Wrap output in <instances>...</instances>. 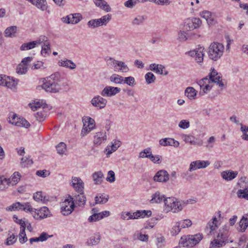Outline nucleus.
<instances>
[{
  "label": "nucleus",
  "instance_id": "obj_18",
  "mask_svg": "<svg viewBox=\"0 0 248 248\" xmlns=\"http://www.w3.org/2000/svg\"><path fill=\"white\" fill-rule=\"evenodd\" d=\"M228 232H229V227L228 226L225 225L222 228H221L219 231L218 234L217 236V238H220V240L224 241V243H228Z\"/></svg>",
  "mask_w": 248,
  "mask_h": 248
},
{
  "label": "nucleus",
  "instance_id": "obj_15",
  "mask_svg": "<svg viewBox=\"0 0 248 248\" xmlns=\"http://www.w3.org/2000/svg\"><path fill=\"white\" fill-rule=\"evenodd\" d=\"M201 17L204 18L209 25H213L216 23L214 14L209 11H203L200 14Z\"/></svg>",
  "mask_w": 248,
  "mask_h": 248
},
{
  "label": "nucleus",
  "instance_id": "obj_49",
  "mask_svg": "<svg viewBox=\"0 0 248 248\" xmlns=\"http://www.w3.org/2000/svg\"><path fill=\"white\" fill-rule=\"evenodd\" d=\"M28 67L26 65H25L23 63L21 62L17 66L16 69L17 73L19 74H24L26 73L27 71Z\"/></svg>",
  "mask_w": 248,
  "mask_h": 248
},
{
  "label": "nucleus",
  "instance_id": "obj_43",
  "mask_svg": "<svg viewBox=\"0 0 248 248\" xmlns=\"http://www.w3.org/2000/svg\"><path fill=\"white\" fill-rule=\"evenodd\" d=\"M20 175L18 172H15L10 178L11 185H16L19 181Z\"/></svg>",
  "mask_w": 248,
  "mask_h": 248
},
{
  "label": "nucleus",
  "instance_id": "obj_30",
  "mask_svg": "<svg viewBox=\"0 0 248 248\" xmlns=\"http://www.w3.org/2000/svg\"><path fill=\"white\" fill-rule=\"evenodd\" d=\"M100 234L99 233H96L92 236L87 241V244L89 246H93L98 244L100 240Z\"/></svg>",
  "mask_w": 248,
  "mask_h": 248
},
{
  "label": "nucleus",
  "instance_id": "obj_1",
  "mask_svg": "<svg viewBox=\"0 0 248 248\" xmlns=\"http://www.w3.org/2000/svg\"><path fill=\"white\" fill-rule=\"evenodd\" d=\"M209 76V78L205 77L198 82L201 89L202 90L200 92L201 95H203L211 90L212 86L210 85V84L213 82L217 83L221 88L225 87L226 83L225 80L222 79L220 74L218 73L214 68L212 70Z\"/></svg>",
  "mask_w": 248,
  "mask_h": 248
},
{
  "label": "nucleus",
  "instance_id": "obj_51",
  "mask_svg": "<svg viewBox=\"0 0 248 248\" xmlns=\"http://www.w3.org/2000/svg\"><path fill=\"white\" fill-rule=\"evenodd\" d=\"M145 20V17L143 16H138L132 21L133 25H139L142 24Z\"/></svg>",
  "mask_w": 248,
  "mask_h": 248
},
{
  "label": "nucleus",
  "instance_id": "obj_54",
  "mask_svg": "<svg viewBox=\"0 0 248 248\" xmlns=\"http://www.w3.org/2000/svg\"><path fill=\"white\" fill-rule=\"evenodd\" d=\"M102 219V216L100 213H93L92 216H91L88 218V221L89 222H94L98 221Z\"/></svg>",
  "mask_w": 248,
  "mask_h": 248
},
{
  "label": "nucleus",
  "instance_id": "obj_40",
  "mask_svg": "<svg viewBox=\"0 0 248 248\" xmlns=\"http://www.w3.org/2000/svg\"><path fill=\"white\" fill-rule=\"evenodd\" d=\"M51 49L50 43L42 45L41 53L44 57H46L49 55Z\"/></svg>",
  "mask_w": 248,
  "mask_h": 248
},
{
  "label": "nucleus",
  "instance_id": "obj_19",
  "mask_svg": "<svg viewBox=\"0 0 248 248\" xmlns=\"http://www.w3.org/2000/svg\"><path fill=\"white\" fill-rule=\"evenodd\" d=\"M217 220L216 217H213L212 220L208 222L205 228L206 232H207H207L208 235H212V232L217 228Z\"/></svg>",
  "mask_w": 248,
  "mask_h": 248
},
{
  "label": "nucleus",
  "instance_id": "obj_56",
  "mask_svg": "<svg viewBox=\"0 0 248 248\" xmlns=\"http://www.w3.org/2000/svg\"><path fill=\"white\" fill-rule=\"evenodd\" d=\"M171 138H166L161 139L159 140V144L163 146H171Z\"/></svg>",
  "mask_w": 248,
  "mask_h": 248
},
{
  "label": "nucleus",
  "instance_id": "obj_32",
  "mask_svg": "<svg viewBox=\"0 0 248 248\" xmlns=\"http://www.w3.org/2000/svg\"><path fill=\"white\" fill-rule=\"evenodd\" d=\"M59 65L63 67L69 68L70 69H74L76 67V65L72 61L66 59L65 60L59 62Z\"/></svg>",
  "mask_w": 248,
  "mask_h": 248
},
{
  "label": "nucleus",
  "instance_id": "obj_63",
  "mask_svg": "<svg viewBox=\"0 0 248 248\" xmlns=\"http://www.w3.org/2000/svg\"><path fill=\"white\" fill-rule=\"evenodd\" d=\"M178 126L182 129H186L188 128L190 126L189 122L186 120H181Z\"/></svg>",
  "mask_w": 248,
  "mask_h": 248
},
{
  "label": "nucleus",
  "instance_id": "obj_48",
  "mask_svg": "<svg viewBox=\"0 0 248 248\" xmlns=\"http://www.w3.org/2000/svg\"><path fill=\"white\" fill-rule=\"evenodd\" d=\"M25 229H25V228H24V229H21L18 235L19 241L21 244L24 243L28 240V238L25 233Z\"/></svg>",
  "mask_w": 248,
  "mask_h": 248
},
{
  "label": "nucleus",
  "instance_id": "obj_58",
  "mask_svg": "<svg viewBox=\"0 0 248 248\" xmlns=\"http://www.w3.org/2000/svg\"><path fill=\"white\" fill-rule=\"evenodd\" d=\"M177 223L181 228L189 227L192 225L191 221L189 219H185Z\"/></svg>",
  "mask_w": 248,
  "mask_h": 248
},
{
  "label": "nucleus",
  "instance_id": "obj_9",
  "mask_svg": "<svg viewBox=\"0 0 248 248\" xmlns=\"http://www.w3.org/2000/svg\"><path fill=\"white\" fill-rule=\"evenodd\" d=\"M211 162L209 160H196L191 162L188 171H192L198 169H203L210 165Z\"/></svg>",
  "mask_w": 248,
  "mask_h": 248
},
{
  "label": "nucleus",
  "instance_id": "obj_29",
  "mask_svg": "<svg viewBox=\"0 0 248 248\" xmlns=\"http://www.w3.org/2000/svg\"><path fill=\"white\" fill-rule=\"evenodd\" d=\"M17 27L16 26H12L6 29L4 31L5 36L7 37H14L16 36Z\"/></svg>",
  "mask_w": 248,
  "mask_h": 248
},
{
  "label": "nucleus",
  "instance_id": "obj_44",
  "mask_svg": "<svg viewBox=\"0 0 248 248\" xmlns=\"http://www.w3.org/2000/svg\"><path fill=\"white\" fill-rule=\"evenodd\" d=\"M16 126L28 128L30 126V124L25 119L19 117L18 122L16 123Z\"/></svg>",
  "mask_w": 248,
  "mask_h": 248
},
{
  "label": "nucleus",
  "instance_id": "obj_12",
  "mask_svg": "<svg viewBox=\"0 0 248 248\" xmlns=\"http://www.w3.org/2000/svg\"><path fill=\"white\" fill-rule=\"evenodd\" d=\"M169 179V174L166 170H160L157 171L155 176L154 180L155 181L158 182L165 183Z\"/></svg>",
  "mask_w": 248,
  "mask_h": 248
},
{
  "label": "nucleus",
  "instance_id": "obj_37",
  "mask_svg": "<svg viewBox=\"0 0 248 248\" xmlns=\"http://www.w3.org/2000/svg\"><path fill=\"white\" fill-rule=\"evenodd\" d=\"M203 50L204 48L202 46L199 47L197 50V54L196 55L195 61L199 64L202 63L203 60Z\"/></svg>",
  "mask_w": 248,
  "mask_h": 248
},
{
  "label": "nucleus",
  "instance_id": "obj_24",
  "mask_svg": "<svg viewBox=\"0 0 248 248\" xmlns=\"http://www.w3.org/2000/svg\"><path fill=\"white\" fill-rule=\"evenodd\" d=\"M113 68L115 71L118 70L121 72L126 73L129 70L128 67L124 62L117 60L115 62V67Z\"/></svg>",
  "mask_w": 248,
  "mask_h": 248
},
{
  "label": "nucleus",
  "instance_id": "obj_21",
  "mask_svg": "<svg viewBox=\"0 0 248 248\" xmlns=\"http://www.w3.org/2000/svg\"><path fill=\"white\" fill-rule=\"evenodd\" d=\"M92 178L94 184L98 185H100L103 182L104 175L101 171H97L93 173Z\"/></svg>",
  "mask_w": 248,
  "mask_h": 248
},
{
  "label": "nucleus",
  "instance_id": "obj_34",
  "mask_svg": "<svg viewBox=\"0 0 248 248\" xmlns=\"http://www.w3.org/2000/svg\"><path fill=\"white\" fill-rule=\"evenodd\" d=\"M186 95L189 99L193 100L195 99L196 95V91L192 87H188L186 88L185 92Z\"/></svg>",
  "mask_w": 248,
  "mask_h": 248
},
{
  "label": "nucleus",
  "instance_id": "obj_35",
  "mask_svg": "<svg viewBox=\"0 0 248 248\" xmlns=\"http://www.w3.org/2000/svg\"><path fill=\"white\" fill-rule=\"evenodd\" d=\"M224 242L220 240V238L214 239L210 242L209 248H220L226 244Z\"/></svg>",
  "mask_w": 248,
  "mask_h": 248
},
{
  "label": "nucleus",
  "instance_id": "obj_6",
  "mask_svg": "<svg viewBox=\"0 0 248 248\" xmlns=\"http://www.w3.org/2000/svg\"><path fill=\"white\" fill-rule=\"evenodd\" d=\"M83 127L81 130V135L83 137L94 128L95 124L94 120L89 117L83 119Z\"/></svg>",
  "mask_w": 248,
  "mask_h": 248
},
{
  "label": "nucleus",
  "instance_id": "obj_7",
  "mask_svg": "<svg viewBox=\"0 0 248 248\" xmlns=\"http://www.w3.org/2000/svg\"><path fill=\"white\" fill-rule=\"evenodd\" d=\"M6 210L9 211H14L18 210H21L30 212H33V208L29 202L21 203L20 202H15L6 207Z\"/></svg>",
  "mask_w": 248,
  "mask_h": 248
},
{
  "label": "nucleus",
  "instance_id": "obj_55",
  "mask_svg": "<svg viewBox=\"0 0 248 248\" xmlns=\"http://www.w3.org/2000/svg\"><path fill=\"white\" fill-rule=\"evenodd\" d=\"M239 198H245L248 200V187L244 189H239L237 192Z\"/></svg>",
  "mask_w": 248,
  "mask_h": 248
},
{
  "label": "nucleus",
  "instance_id": "obj_31",
  "mask_svg": "<svg viewBox=\"0 0 248 248\" xmlns=\"http://www.w3.org/2000/svg\"><path fill=\"white\" fill-rule=\"evenodd\" d=\"M17 79L16 80L13 78L7 77L5 80L4 86L13 89L16 88L17 84Z\"/></svg>",
  "mask_w": 248,
  "mask_h": 248
},
{
  "label": "nucleus",
  "instance_id": "obj_14",
  "mask_svg": "<svg viewBox=\"0 0 248 248\" xmlns=\"http://www.w3.org/2000/svg\"><path fill=\"white\" fill-rule=\"evenodd\" d=\"M72 186L77 192H83L84 183L80 178L72 177Z\"/></svg>",
  "mask_w": 248,
  "mask_h": 248
},
{
  "label": "nucleus",
  "instance_id": "obj_53",
  "mask_svg": "<svg viewBox=\"0 0 248 248\" xmlns=\"http://www.w3.org/2000/svg\"><path fill=\"white\" fill-rule=\"evenodd\" d=\"M34 42H31L23 44L20 46V50L22 51L27 50L34 48Z\"/></svg>",
  "mask_w": 248,
  "mask_h": 248
},
{
  "label": "nucleus",
  "instance_id": "obj_27",
  "mask_svg": "<svg viewBox=\"0 0 248 248\" xmlns=\"http://www.w3.org/2000/svg\"><path fill=\"white\" fill-rule=\"evenodd\" d=\"M121 144V141L118 140H115L112 143V145L110 146L111 149H109L108 147V148L106 149V155L107 157H108L110 154H111L113 152L116 151L117 149L120 146Z\"/></svg>",
  "mask_w": 248,
  "mask_h": 248
},
{
  "label": "nucleus",
  "instance_id": "obj_16",
  "mask_svg": "<svg viewBox=\"0 0 248 248\" xmlns=\"http://www.w3.org/2000/svg\"><path fill=\"white\" fill-rule=\"evenodd\" d=\"M150 70L155 72L159 75L166 76L168 74V71L165 70V67L162 64L152 63L149 66Z\"/></svg>",
  "mask_w": 248,
  "mask_h": 248
},
{
  "label": "nucleus",
  "instance_id": "obj_20",
  "mask_svg": "<svg viewBox=\"0 0 248 248\" xmlns=\"http://www.w3.org/2000/svg\"><path fill=\"white\" fill-rule=\"evenodd\" d=\"M79 194L76 195L73 197L75 205L77 204L79 206H84L86 203V198L84 195L83 192H78Z\"/></svg>",
  "mask_w": 248,
  "mask_h": 248
},
{
  "label": "nucleus",
  "instance_id": "obj_39",
  "mask_svg": "<svg viewBox=\"0 0 248 248\" xmlns=\"http://www.w3.org/2000/svg\"><path fill=\"white\" fill-rule=\"evenodd\" d=\"M109 80L111 82L116 84H122L123 83L124 77L117 74H113L110 76Z\"/></svg>",
  "mask_w": 248,
  "mask_h": 248
},
{
  "label": "nucleus",
  "instance_id": "obj_10",
  "mask_svg": "<svg viewBox=\"0 0 248 248\" xmlns=\"http://www.w3.org/2000/svg\"><path fill=\"white\" fill-rule=\"evenodd\" d=\"M91 103L93 106L102 109L106 106L107 100L100 95H96L91 100Z\"/></svg>",
  "mask_w": 248,
  "mask_h": 248
},
{
  "label": "nucleus",
  "instance_id": "obj_28",
  "mask_svg": "<svg viewBox=\"0 0 248 248\" xmlns=\"http://www.w3.org/2000/svg\"><path fill=\"white\" fill-rule=\"evenodd\" d=\"M33 199L35 201L41 202L43 203H46L49 201L48 197L43 195L42 192H36L33 195Z\"/></svg>",
  "mask_w": 248,
  "mask_h": 248
},
{
  "label": "nucleus",
  "instance_id": "obj_41",
  "mask_svg": "<svg viewBox=\"0 0 248 248\" xmlns=\"http://www.w3.org/2000/svg\"><path fill=\"white\" fill-rule=\"evenodd\" d=\"M36 7L42 10L45 11L46 10L47 6L46 0H35V4Z\"/></svg>",
  "mask_w": 248,
  "mask_h": 248
},
{
  "label": "nucleus",
  "instance_id": "obj_36",
  "mask_svg": "<svg viewBox=\"0 0 248 248\" xmlns=\"http://www.w3.org/2000/svg\"><path fill=\"white\" fill-rule=\"evenodd\" d=\"M187 31H185L181 27L180 31L178 32V40L180 42H185L187 40Z\"/></svg>",
  "mask_w": 248,
  "mask_h": 248
},
{
  "label": "nucleus",
  "instance_id": "obj_47",
  "mask_svg": "<svg viewBox=\"0 0 248 248\" xmlns=\"http://www.w3.org/2000/svg\"><path fill=\"white\" fill-rule=\"evenodd\" d=\"M146 82L148 84L154 83L156 79L155 75L151 72H148L145 75Z\"/></svg>",
  "mask_w": 248,
  "mask_h": 248
},
{
  "label": "nucleus",
  "instance_id": "obj_13",
  "mask_svg": "<svg viewBox=\"0 0 248 248\" xmlns=\"http://www.w3.org/2000/svg\"><path fill=\"white\" fill-rule=\"evenodd\" d=\"M33 210H35V213L36 214L34 216V217L37 219H42L51 216L48 208L46 206H44L39 210L33 209Z\"/></svg>",
  "mask_w": 248,
  "mask_h": 248
},
{
  "label": "nucleus",
  "instance_id": "obj_38",
  "mask_svg": "<svg viewBox=\"0 0 248 248\" xmlns=\"http://www.w3.org/2000/svg\"><path fill=\"white\" fill-rule=\"evenodd\" d=\"M181 27L184 30L187 31V32L195 29V27L193 26L192 21H191V19L189 18L187 19Z\"/></svg>",
  "mask_w": 248,
  "mask_h": 248
},
{
  "label": "nucleus",
  "instance_id": "obj_33",
  "mask_svg": "<svg viewBox=\"0 0 248 248\" xmlns=\"http://www.w3.org/2000/svg\"><path fill=\"white\" fill-rule=\"evenodd\" d=\"M166 198L164 197V195L161 194L159 192H155L152 197V199L151 200V202L153 203H160L162 201H164V200Z\"/></svg>",
  "mask_w": 248,
  "mask_h": 248
},
{
  "label": "nucleus",
  "instance_id": "obj_2",
  "mask_svg": "<svg viewBox=\"0 0 248 248\" xmlns=\"http://www.w3.org/2000/svg\"><path fill=\"white\" fill-rule=\"evenodd\" d=\"M224 46L219 43L213 42L208 48V54L209 58L214 61L219 60L223 55Z\"/></svg>",
  "mask_w": 248,
  "mask_h": 248
},
{
  "label": "nucleus",
  "instance_id": "obj_64",
  "mask_svg": "<svg viewBox=\"0 0 248 248\" xmlns=\"http://www.w3.org/2000/svg\"><path fill=\"white\" fill-rule=\"evenodd\" d=\"M241 129L243 132L242 139L245 140H248V127L246 125H242Z\"/></svg>",
  "mask_w": 248,
  "mask_h": 248
},
{
  "label": "nucleus",
  "instance_id": "obj_61",
  "mask_svg": "<svg viewBox=\"0 0 248 248\" xmlns=\"http://www.w3.org/2000/svg\"><path fill=\"white\" fill-rule=\"evenodd\" d=\"M110 19L111 16L108 14L102 16L100 18H99V20L101 23V24H102V26L106 25Z\"/></svg>",
  "mask_w": 248,
  "mask_h": 248
},
{
  "label": "nucleus",
  "instance_id": "obj_3",
  "mask_svg": "<svg viewBox=\"0 0 248 248\" xmlns=\"http://www.w3.org/2000/svg\"><path fill=\"white\" fill-rule=\"evenodd\" d=\"M202 233H197L194 235H187L181 237L180 243L184 247L192 248L202 239Z\"/></svg>",
  "mask_w": 248,
  "mask_h": 248
},
{
  "label": "nucleus",
  "instance_id": "obj_22",
  "mask_svg": "<svg viewBox=\"0 0 248 248\" xmlns=\"http://www.w3.org/2000/svg\"><path fill=\"white\" fill-rule=\"evenodd\" d=\"M248 226V214H245L239 221V227L237 230L244 232Z\"/></svg>",
  "mask_w": 248,
  "mask_h": 248
},
{
  "label": "nucleus",
  "instance_id": "obj_50",
  "mask_svg": "<svg viewBox=\"0 0 248 248\" xmlns=\"http://www.w3.org/2000/svg\"><path fill=\"white\" fill-rule=\"evenodd\" d=\"M60 74L58 72H56L52 74L49 77H46L45 79L50 80V81H54L55 82H58L60 81Z\"/></svg>",
  "mask_w": 248,
  "mask_h": 248
},
{
  "label": "nucleus",
  "instance_id": "obj_46",
  "mask_svg": "<svg viewBox=\"0 0 248 248\" xmlns=\"http://www.w3.org/2000/svg\"><path fill=\"white\" fill-rule=\"evenodd\" d=\"M148 158H149L154 163L160 164L161 162V156L159 155H154L153 154L148 155Z\"/></svg>",
  "mask_w": 248,
  "mask_h": 248
},
{
  "label": "nucleus",
  "instance_id": "obj_17",
  "mask_svg": "<svg viewBox=\"0 0 248 248\" xmlns=\"http://www.w3.org/2000/svg\"><path fill=\"white\" fill-rule=\"evenodd\" d=\"M107 140V135L106 132H98L94 136L93 143L95 145H100Z\"/></svg>",
  "mask_w": 248,
  "mask_h": 248
},
{
  "label": "nucleus",
  "instance_id": "obj_52",
  "mask_svg": "<svg viewBox=\"0 0 248 248\" xmlns=\"http://www.w3.org/2000/svg\"><path fill=\"white\" fill-rule=\"evenodd\" d=\"M139 3H140V0H128L124 2V5L127 8L132 9Z\"/></svg>",
  "mask_w": 248,
  "mask_h": 248
},
{
  "label": "nucleus",
  "instance_id": "obj_5",
  "mask_svg": "<svg viewBox=\"0 0 248 248\" xmlns=\"http://www.w3.org/2000/svg\"><path fill=\"white\" fill-rule=\"evenodd\" d=\"M165 205L168 208V210L176 212L182 210L183 207L179 202L173 197H169L164 200Z\"/></svg>",
  "mask_w": 248,
  "mask_h": 248
},
{
  "label": "nucleus",
  "instance_id": "obj_8",
  "mask_svg": "<svg viewBox=\"0 0 248 248\" xmlns=\"http://www.w3.org/2000/svg\"><path fill=\"white\" fill-rule=\"evenodd\" d=\"M42 87L46 92L57 93L61 90V86L58 82L54 81L47 80L44 79Z\"/></svg>",
  "mask_w": 248,
  "mask_h": 248
},
{
  "label": "nucleus",
  "instance_id": "obj_42",
  "mask_svg": "<svg viewBox=\"0 0 248 248\" xmlns=\"http://www.w3.org/2000/svg\"><path fill=\"white\" fill-rule=\"evenodd\" d=\"M46 105V104L45 103H43L42 101L41 102L39 101H37L34 103L29 104V106L33 111H36L38 108L41 107H42L43 108H44Z\"/></svg>",
  "mask_w": 248,
  "mask_h": 248
},
{
  "label": "nucleus",
  "instance_id": "obj_57",
  "mask_svg": "<svg viewBox=\"0 0 248 248\" xmlns=\"http://www.w3.org/2000/svg\"><path fill=\"white\" fill-rule=\"evenodd\" d=\"M135 80L133 77L124 78L123 83H125L130 86H133L135 83Z\"/></svg>",
  "mask_w": 248,
  "mask_h": 248
},
{
  "label": "nucleus",
  "instance_id": "obj_45",
  "mask_svg": "<svg viewBox=\"0 0 248 248\" xmlns=\"http://www.w3.org/2000/svg\"><path fill=\"white\" fill-rule=\"evenodd\" d=\"M56 147L58 154L60 155L65 154L66 151V146L64 142H60Z\"/></svg>",
  "mask_w": 248,
  "mask_h": 248
},
{
  "label": "nucleus",
  "instance_id": "obj_25",
  "mask_svg": "<svg viewBox=\"0 0 248 248\" xmlns=\"http://www.w3.org/2000/svg\"><path fill=\"white\" fill-rule=\"evenodd\" d=\"M94 2L96 6L100 7L107 12L111 11L110 7L104 0H94Z\"/></svg>",
  "mask_w": 248,
  "mask_h": 248
},
{
  "label": "nucleus",
  "instance_id": "obj_11",
  "mask_svg": "<svg viewBox=\"0 0 248 248\" xmlns=\"http://www.w3.org/2000/svg\"><path fill=\"white\" fill-rule=\"evenodd\" d=\"M121 89L118 87L106 86L102 91L101 94L104 97H111L120 93Z\"/></svg>",
  "mask_w": 248,
  "mask_h": 248
},
{
  "label": "nucleus",
  "instance_id": "obj_60",
  "mask_svg": "<svg viewBox=\"0 0 248 248\" xmlns=\"http://www.w3.org/2000/svg\"><path fill=\"white\" fill-rule=\"evenodd\" d=\"M20 163L22 166L26 167L28 165H31L32 164L33 161L31 159H30L25 156L21 158Z\"/></svg>",
  "mask_w": 248,
  "mask_h": 248
},
{
  "label": "nucleus",
  "instance_id": "obj_23",
  "mask_svg": "<svg viewBox=\"0 0 248 248\" xmlns=\"http://www.w3.org/2000/svg\"><path fill=\"white\" fill-rule=\"evenodd\" d=\"M237 174V171L229 170L223 171L221 173V176L226 181H231L235 178Z\"/></svg>",
  "mask_w": 248,
  "mask_h": 248
},
{
  "label": "nucleus",
  "instance_id": "obj_62",
  "mask_svg": "<svg viewBox=\"0 0 248 248\" xmlns=\"http://www.w3.org/2000/svg\"><path fill=\"white\" fill-rule=\"evenodd\" d=\"M181 229V227L177 222L176 225L172 227L171 230L170 231L171 234L173 236L178 234L180 232Z\"/></svg>",
  "mask_w": 248,
  "mask_h": 248
},
{
  "label": "nucleus",
  "instance_id": "obj_4",
  "mask_svg": "<svg viewBox=\"0 0 248 248\" xmlns=\"http://www.w3.org/2000/svg\"><path fill=\"white\" fill-rule=\"evenodd\" d=\"M73 197L69 195L67 199H66L61 204V212L64 216L70 215L75 208Z\"/></svg>",
  "mask_w": 248,
  "mask_h": 248
},
{
  "label": "nucleus",
  "instance_id": "obj_59",
  "mask_svg": "<svg viewBox=\"0 0 248 248\" xmlns=\"http://www.w3.org/2000/svg\"><path fill=\"white\" fill-rule=\"evenodd\" d=\"M16 236L15 234H12L8 237L5 244L8 246L13 245L16 242Z\"/></svg>",
  "mask_w": 248,
  "mask_h": 248
},
{
  "label": "nucleus",
  "instance_id": "obj_26",
  "mask_svg": "<svg viewBox=\"0 0 248 248\" xmlns=\"http://www.w3.org/2000/svg\"><path fill=\"white\" fill-rule=\"evenodd\" d=\"M82 18V16L80 14L76 13L73 15H70L66 16L67 19L68 23L76 24Z\"/></svg>",
  "mask_w": 248,
  "mask_h": 248
}]
</instances>
